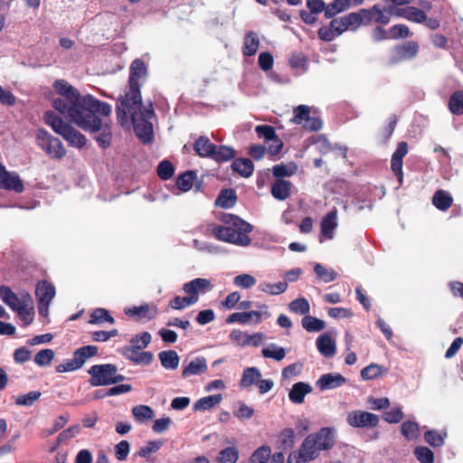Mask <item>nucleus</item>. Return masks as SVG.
<instances>
[{
  "label": "nucleus",
  "instance_id": "nucleus-45",
  "mask_svg": "<svg viewBox=\"0 0 463 463\" xmlns=\"http://www.w3.org/2000/svg\"><path fill=\"white\" fill-rule=\"evenodd\" d=\"M239 458V450L236 447H228L222 449L216 458L217 463H235Z\"/></svg>",
  "mask_w": 463,
  "mask_h": 463
},
{
  "label": "nucleus",
  "instance_id": "nucleus-43",
  "mask_svg": "<svg viewBox=\"0 0 463 463\" xmlns=\"http://www.w3.org/2000/svg\"><path fill=\"white\" fill-rule=\"evenodd\" d=\"M301 324L307 332H320L326 327L325 321L308 315L302 318Z\"/></svg>",
  "mask_w": 463,
  "mask_h": 463
},
{
  "label": "nucleus",
  "instance_id": "nucleus-22",
  "mask_svg": "<svg viewBox=\"0 0 463 463\" xmlns=\"http://www.w3.org/2000/svg\"><path fill=\"white\" fill-rule=\"evenodd\" d=\"M312 392V387L306 383L298 382L293 384L288 393L289 400L296 404L304 402L305 396Z\"/></svg>",
  "mask_w": 463,
  "mask_h": 463
},
{
  "label": "nucleus",
  "instance_id": "nucleus-16",
  "mask_svg": "<svg viewBox=\"0 0 463 463\" xmlns=\"http://www.w3.org/2000/svg\"><path fill=\"white\" fill-rule=\"evenodd\" d=\"M254 322L255 324H259L262 321V315L260 311H250V312H237L231 314L226 318V323L232 324L235 322H239L241 324H249L250 322Z\"/></svg>",
  "mask_w": 463,
  "mask_h": 463
},
{
  "label": "nucleus",
  "instance_id": "nucleus-61",
  "mask_svg": "<svg viewBox=\"0 0 463 463\" xmlns=\"http://www.w3.org/2000/svg\"><path fill=\"white\" fill-rule=\"evenodd\" d=\"M310 114V109L307 105H299L294 109V117L292 122L295 124H301L305 121Z\"/></svg>",
  "mask_w": 463,
  "mask_h": 463
},
{
  "label": "nucleus",
  "instance_id": "nucleus-23",
  "mask_svg": "<svg viewBox=\"0 0 463 463\" xmlns=\"http://www.w3.org/2000/svg\"><path fill=\"white\" fill-rule=\"evenodd\" d=\"M0 298L14 311L24 304V299L21 300L8 286H0Z\"/></svg>",
  "mask_w": 463,
  "mask_h": 463
},
{
  "label": "nucleus",
  "instance_id": "nucleus-32",
  "mask_svg": "<svg viewBox=\"0 0 463 463\" xmlns=\"http://www.w3.org/2000/svg\"><path fill=\"white\" fill-rule=\"evenodd\" d=\"M24 298V304L15 311L18 313L21 319L24 322L25 325H29L33 320L34 309L33 307H28L26 302L32 303V298L28 293L22 295Z\"/></svg>",
  "mask_w": 463,
  "mask_h": 463
},
{
  "label": "nucleus",
  "instance_id": "nucleus-29",
  "mask_svg": "<svg viewBox=\"0 0 463 463\" xmlns=\"http://www.w3.org/2000/svg\"><path fill=\"white\" fill-rule=\"evenodd\" d=\"M232 168L242 177H250L254 170V165L249 158H237L232 164Z\"/></svg>",
  "mask_w": 463,
  "mask_h": 463
},
{
  "label": "nucleus",
  "instance_id": "nucleus-52",
  "mask_svg": "<svg viewBox=\"0 0 463 463\" xmlns=\"http://www.w3.org/2000/svg\"><path fill=\"white\" fill-rule=\"evenodd\" d=\"M413 453L417 460L420 463H434V453L428 447H416Z\"/></svg>",
  "mask_w": 463,
  "mask_h": 463
},
{
  "label": "nucleus",
  "instance_id": "nucleus-6",
  "mask_svg": "<svg viewBox=\"0 0 463 463\" xmlns=\"http://www.w3.org/2000/svg\"><path fill=\"white\" fill-rule=\"evenodd\" d=\"M89 383L91 386H108L125 381L126 377L118 373L117 365L113 364H94L89 370Z\"/></svg>",
  "mask_w": 463,
  "mask_h": 463
},
{
  "label": "nucleus",
  "instance_id": "nucleus-39",
  "mask_svg": "<svg viewBox=\"0 0 463 463\" xmlns=\"http://www.w3.org/2000/svg\"><path fill=\"white\" fill-rule=\"evenodd\" d=\"M385 373H387V368L373 363L361 371V377L364 380H373Z\"/></svg>",
  "mask_w": 463,
  "mask_h": 463
},
{
  "label": "nucleus",
  "instance_id": "nucleus-19",
  "mask_svg": "<svg viewBox=\"0 0 463 463\" xmlns=\"http://www.w3.org/2000/svg\"><path fill=\"white\" fill-rule=\"evenodd\" d=\"M337 210L334 208L332 211L327 213L321 221V233L326 239H332L334 231L337 227Z\"/></svg>",
  "mask_w": 463,
  "mask_h": 463
},
{
  "label": "nucleus",
  "instance_id": "nucleus-44",
  "mask_svg": "<svg viewBox=\"0 0 463 463\" xmlns=\"http://www.w3.org/2000/svg\"><path fill=\"white\" fill-rule=\"evenodd\" d=\"M314 272L317 275V277L325 283L332 282L337 278L336 271H335L332 269H326L320 263L315 264Z\"/></svg>",
  "mask_w": 463,
  "mask_h": 463
},
{
  "label": "nucleus",
  "instance_id": "nucleus-1",
  "mask_svg": "<svg viewBox=\"0 0 463 463\" xmlns=\"http://www.w3.org/2000/svg\"><path fill=\"white\" fill-rule=\"evenodd\" d=\"M146 75V67L140 59L132 61L129 68L128 90L116 104L118 122L121 126L132 122L136 135L144 143L153 138V125L150 119L155 116L153 104H142L140 79Z\"/></svg>",
  "mask_w": 463,
  "mask_h": 463
},
{
  "label": "nucleus",
  "instance_id": "nucleus-35",
  "mask_svg": "<svg viewBox=\"0 0 463 463\" xmlns=\"http://www.w3.org/2000/svg\"><path fill=\"white\" fill-rule=\"evenodd\" d=\"M222 400V394H213L203 397L194 404V411H206L219 404Z\"/></svg>",
  "mask_w": 463,
  "mask_h": 463
},
{
  "label": "nucleus",
  "instance_id": "nucleus-40",
  "mask_svg": "<svg viewBox=\"0 0 463 463\" xmlns=\"http://www.w3.org/2000/svg\"><path fill=\"white\" fill-rule=\"evenodd\" d=\"M298 166L295 163H290L288 165L285 164L275 165L272 167V173L276 179H283L289 177L296 174Z\"/></svg>",
  "mask_w": 463,
  "mask_h": 463
},
{
  "label": "nucleus",
  "instance_id": "nucleus-12",
  "mask_svg": "<svg viewBox=\"0 0 463 463\" xmlns=\"http://www.w3.org/2000/svg\"><path fill=\"white\" fill-rule=\"evenodd\" d=\"M213 288L211 281L207 279L196 278L183 285L184 292L194 299V304L199 300V295L204 294Z\"/></svg>",
  "mask_w": 463,
  "mask_h": 463
},
{
  "label": "nucleus",
  "instance_id": "nucleus-8",
  "mask_svg": "<svg viewBox=\"0 0 463 463\" xmlns=\"http://www.w3.org/2000/svg\"><path fill=\"white\" fill-rule=\"evenodd\" d=\"M36 144L44 153L52 159H61L66 155L62 142L51 135L46 129L39 128L35 135Z\"/></svg>",
  "mask_w": 463,
  "mask_h": 463
},
{
  "label": "nucleus",
  "instance_id": "nucleus-37",
  "mask_svg": "<svg viewBox=\"0 0 463 463\" xmlns=\"http://www.w3.org/2000/svg\"><path fill=\"white\" fill-rule=\"evenodd\" d=\"M221 221L225 224H231L238 228L244 232H250L252 230V226L242 219L239 218L236 215L231 213H225L222 216Z\"/></svg>",
  "mask_w": 463,
  "mask_h": 463
},
{
  "label": "nucleus",
  "instance_id": "nucleus-31",
  "mask_svg": "<svg viewBox=\"0 0 463 463\" xmlns=\"http://www.w3.org/2000/svg\"><path fill=\"white\" fill-rule=\"evenodd\" d=\"M236 156L235 150L227 146H218L213 149L212 159L218 163L227 162L233 159Z\"/></svg>",
  "mask_w": 463,
  "mask_h": 463
},
{
  "label": "nucleus",
  "instance_id": "nucleus-48",
  "mask_svg": "<svg viewBox=\"0 0 463 463\" xmlns=\"http://www.w3.org/2000/svg\"><path fill=\"white\" fill-rule=\"evenodd\" d=\"M288 308L291 312L303 315L305 317L310 311V305L307 298H298L289 303Z\"/></svg>",
  "mask_w": 463,
  "mask_h": 463
},
{
  "label": "nucleus",
  "instance_id": "nucleus-47",
  "mask_svg": "<svg viewBox=\"0 0 463 463\" xmlns=\"http://www.w3.org/2000/svg\"><path fill=\"white\" fill-rule=\"evenodd\" d=\"M42 393L39 391H32L26 394H22L14 397V403L17 406H25L30 407L33 405V403L38 401L41 397Z\"/></svg>",
  "mask_w": 463,
  "mask_h": 463
},
{
  "label": "nucleus",
  "instance_id": "nucleus-27",
  "mask_svg": "<svg viewBox=\"0 0 463 463\" xmlns=\"http://www.w3.org/2000/svg\"><path fill=\"white\" fill-rule=\"evenodd\" d=\"M158 358L166 370H175L179 365L180 358L175 350L162 351L158 354Z\"/></svg>",
  "mask_w": 463,
  "mask_h": 463
},
{
  "label": "nucleus",
  "instance_id": "nucleus-21",
  "mask_svg": "<svg viewBox=\"0 0 463 463\" xmlns=\"http://www.w3.org/2000/svg\"><path fill=\"white\" fill-rule=\"evenodd\" d=\"M261 378V372L259 368L252 366L243 370L240 380L241 389H250Z\"/></svg>",
  "mask_w": 463,
  "mask_h": 463
},
{
  "label": "nucleus",
  "instance_id": "nucleus-49",
  "mask_svg": "<svg viewBox=\"0 0 463 463\" xmlns=\"http://www.w3.org/2000/svg\"><path fill=\"white\" fill-rule=\"evenodd\" d=\"M288 288L287 282H278L271 284L269 282H263L259 285V289L262 292H266L269 295H279L284 293Z\"/></svg>",
  "mask_w": 463,
  "mask_h": 463
},
{
  "label": "nucleus",
  "instance_id": "nucleus-9",
  "mask_svg": "<svg viewBox=\"0 0 463 463\" xmlns=\"http://www.w3.org/2000/svg\"><path fill=\"white\" fill-rule=\"evenodd\" d=\"M419 50L420 46L415 41L397 44L391 50L388 64L394 66L404 61L411 60L418 55Z\"/></svg>",
  "mask_w": 463,
  "mask_h": 463
},
{
  "label": "nucleus",
  "instance_id": "nucleus-56",
  "mask_svg": "<svg viewBox=\"0 0 463 463\" xmlns=\"http://www.w3.org/2000/svg\"><path fill=\"white\" fill-rule=\"evenodd\" d=\"M54 358V352L52 349L39 351L34 356V363L39 366L50 365Z\"/></svg>",
  "mask_w": 463,
  "mask_h": 463
},
{
  "label": "nucleus",
  "instance_id": "nucleus-57",
  "mask_svg": "<svg viewBox=\"0 0 463 463\" xmlns=\"http://www.w3.org/2000/svg\"><path fill=\"white\" fill-rule=\"evenodd\" d=\"M163 444L162 440H149L146 446L139 449L137 454L141 458H148L150 454L158 451Z\"/></svg>",
  "mask_w": 463,
  "mask_h": 463
},
{
  "label": "nucleus",
  "instance_id": "nucleus-13",
  "mask_svg": "<svg viewBox=\"0 0 463 463\" xmlns=\"http://www.w3.org/2000/svg\"><path fill=\"white\" fill-rule=\"evenodd\" d=\"M285 458L282 452H276L271 456L269 446L259 448L250 457V463H284Z\"/></svg>",
  "mask_w": 463,
  "mask_h": 463
},
{
  "label": "nucleus",
  "instance_id": "nucleus-38",
  "mask_svg": "<svg viewBox=\"0 0 463 463\" xmlns=\"http://www.w3.org/2000/svg\"><path fill=\"white\" fill-rule=\"evenodd\" d=\"M448 106L453 115H463V90L453 92L449 97Z\"/></svg>",
  "mask_w": 463,
  "mask_h": 463
},
{
  "label": "nucleus",
  "instance_id": "nucleus-34",
  "mask_svg": "<svg viewBox=\"0 0 463 463\" xmlns=\"http://www.w3.org/2000/svg\"><path fill=\"white\" fill-rule=\"evenodd\" d=\"M104 322L114 324L115 319L105 308L99 307L94 309L90 316L89 323L92 325H100Z\"/></svg>",
  "mask_w": 463,
  "mask_h": 463
},
{
  "label": "nucleus",
  "instance_id": "nucleus-3",
  "mask_svg": "<svg viewBox=\"0 0 463 463\" xmlns=\"http://www.w3.org/2000/svg\"><path fill=\"white\" fill-rule=\"evenodd\" d=\"M111 113V107L109 103L98 100V104L90 108V111L80 115V118L73 121L71 124L77 125L84 131L99 134L95 137L99 146L107 148L112 141L111 128L108 124H103L99 115L108 117Z\"/></svg>",
  "mask_w": 463,
  "mask_h": 463
},
{
  "label": "nucleus",
  "instance_id": "nucleus-59",
  "mask_svg": "<svg viewBox=\"0 0 463 463\" xmlns=\"http://www.w3.org/2000/svg\"><path fill=\"white\" fill-rule=\"evenodd\" d=\"M194 305V299L191 298L176 296L169 301V307L173 309L181 310Z\"/></svg>",
  "mask_w": 463,
  "mask_h": 463
},
{
  "label": "nucleus",
  "instance_id": "nucleus-41",
  "mask_svg": "<svg viewBox=\"0 0 463 463\" xmlns=\"http://www.w3.org/2000/svg\"><path fill=\"white\" fill-rule=\"evenodd\" d=\"M196 178L195 171H186L181 174L176 179V185L179 190L187 192L193 187V183Z\"/></svg>",
  "mask_w": 463,
  "mask_h": 463
},
{
  "label": "nucleus",
  "instance_id": "nucleus-25",
  "mask_svg": "<svg viewBox=\"0 0 463 463\" xmlns=\"http://www.w3.org/2000/svg\"><path fill=\"white\" fill-rule=\"evenodd\" d=\"M214 148H216V145L205 136H200L194 145L195 153L201 157L211 158Z\"/></svg>",
  "mask_w": 463,
  "mask_h": 463
},
{
  "label": "nucleus",
  "instance_id": "nucleus-50",
  "mask_svg": "<svg viewBox=\"0 0 463 463\" xmlns=\"http://www.w3.org/2000/svg\"><path fill=\"white\" fill-rule=\"evenodd\" d=\"M295 437L296 435L293 429H284L279 436V447L283 449H291L295 444Z\"/></svg>",
  "mask_w": 463,
  "mask_h": 463
},
{
  "label": "nucleus",
  "instance_id": "nucleus-51",
  "mask_svg": "<svg viewBox=\"0 0 463 463\" xmlns=\"http://www.w3.org/2000/svg\"><path fill=\"white\" fill-rule=\"evenodd\" d=\"M411 34L410 28L403 24H394L389 28V39H405Z\"/></svg>",
  "mask_w": 463,
  "mask_h": 463
},
{
  "label": "nucleus",
  "instance_id": "nucleus-17",
  "mask_svg": "<svg viewBox=\"0 0 463 463\" xmlns=\"http://www.w3.org/2000/svg\"><path fill=\"white\" fill-rule=\"evenodd\" d=\"M292 184L284 179H276L270 187L272 196L279 201H284L290 196Z\"/></svg>",
  "mask_w": 463,
  "mask_h": 463
},
{
  "label": "nucleus",
  "instance_id": "nucleus-62",
  "mask_svg": "<svg viewBox=\"0 0 463 463\" xmlns=\"http://www.w3.org/2000/svg\"><path fill=\"white\" fill-rule=\"evenodd\" d=\"M403 159L392 156L391 169L394 175L397 177L399 185L402 184L403 172H402Z\"/></svg>",
  "mask_w": 463,
  "mask_h": 463
},
{
  "label": "nucleus",
  "instance_id": "nucleus-11",
  "mask_svg": "<svg viewBox=\"0 0 463 463\" xmlns=\"http://www.w3.org/2000/svg\"><path fill=\"white\" fill-rule=\"evenodd\" d=\"M0 186L7 191H14L17 194L24 192V183L20 176L14 172H9L0 163Z\"/></svg>",
  "mask_w": 463,
  "mask_h": 463
},
{
  "label": "nucleus",
  "instance_id": "nucleus-18",
  "mask_svg": "<svg viewBox=\"0 0 463 463\" xmlns=\"http://www.w3.org/2000/svg\"><path fill=\"white\" fill-rule=\"evenodd\" d=\"M55 296L54 286L47 280H39L36 284L35 297L37 301L52 302Z\"/></svg>",
  "mask_w": 463,
  "mask_h": 463
},
{
  "label": "nucleus",
  "instance_id": "nucleus-14",
  "mask_svg": "<svg viewBox=\"0 0 463 463\" xmlns=\"http://www.w3.org/2000/svg\"><path fill=\"white\" fill-rule=\"evenodd\" d=\"M346 379L340 373H325L322 374L316 382L317 387L320 391L332 390L343 386Z\"/></svg>",
  "mask_w": 463,
  "mask_h": 463
},
{
  "label": "nucleus",
  "instance_id": "nucleus-54",
  "mask_svg": "<svg viewBox=\"0 0 463 463\" xmlns=\"http://www.w3.org/2000/svg\"><path fill=\"white\" fill-rule=\"evenodd\" d=\"M255 132L259 138H263L267 142H269L278 137L274 127L270 125H258L255 128Z\"/></svg>",
  "mask_w": 463,
  "mask_h": 463
},
{
  "label": "nucleus",
  "instance_id": "nucleus-30",
  "mask_svg": "<svg viewBox=\"0 0 463 463\" xmlns=\"http://www.w3.org/2000/svg\"><path fill=\"white\" fill-rule=\"evenodd\" d=\"M237 202V195L233 189H223L219 194L215 204L224 208L229 209L235 205Z\"/></svg>",
  "mask_w": 463,
  "mask_h": 463
},
{
  "label": "nucleus",
  "instance_id": "nucleus-15",
  "mask_svg": "<svg viewBox=\"0 0 463 463\" xmlns=\"http://www.w3.org/2000/svg\"><path fill=\"white\" fill-rule=\"evenodd\" d=\"M125 314L130 317H138V318H145L146 320L154 319L157 314L158 309L156 306L151 307L148 304H144L139 307L134 306L125 309Z\"/></svg>",
  "mask_w": 463,
  "mask_h": 463
},
{
  "label": "nucleus",
  "instance_id": "nucleus-60",
  "mask_svg": "<svg viewBox=\"0 0 463 463\" xmlns=\"http://www.w3.org/2000/svg\"><path fill=\"white\" fill-rule=\"evenodd\" d=\"M233 283L241 288H250L256 284V279L250 274H241L234 278Z\"/></svg>",
  "mask_w": 463,
  "mask_h": 463
},
{
  "label": "nucleus",
  "instance_id": "nucleus-33",
  "mask_svg": "<svg viewBox=\"0 0 463 463\" xmlns=\"http://www.w3.org/2000/svg\"><path fill=\"white\" fill-rule=\"evenodd\" d=\"M260 45V40L258 38V35L254 32H249L245 38H244V43L242 46V53L245 56H253Z\"/></svg>",
  "mask_w": 463,
  "mask_h": 463
},
{
  "label": "nucleus",
  "instance_id": "nucleus-4",
  "mask_svg": "<svg viewBox=\"0 0 463 463\" xmlns=\"http://www.w3.org/2000/svg\"><path fill=\"white\" fill-rule=\"evenodd\" d=\"M335 433L332 428H322L307 435L300 445L307 459H316L320 451L329 450L335 446Z\"/></svg>",
  "mask_w": 463,
  "mask_h": 463
},
{
  "label": "nucleus",
  "instance_id": "nucleus-5",
  "mask_svg": "<svg viewBox=\"0 0 463 463\" xmlns=\"http://www.w3.org/2000/svg\"><path fill=\"white\" fill-rule=\"evenodd\" d=\"M43 118L45 123L51 126L55 133L61 135L70 146L81 148L86 145V137L71 127L69 121L65 123L62 118L58 116L55 112L51 110L46 111L43 115Z\"/></svg>",
  "mask_w": 463,
  "mask_h": 463
},
{
  "label": "nucleus",
  "instance_id": "nucleus-26",
  "mask_svg": "<svg viewBox=\"0 0 463 463\" xmlns=\"http://www.w3.org/2000/svg\"><path fill=\"white\" fill-rule=\"evenodd\" d=\"M99 348L96 345H85L80 348H78L73 353V360L75 364H77V366L80 368L82 367V365L85 364V362L93 356H96L98 354Z\"/></svg>",
  "mask_w": 463,
  "mask_h": 463
},
{
  "label": "nucleus",
  "instance_id": "nucleus-10",
  "mask_svg": "<svg viewBox=\"0 0 463 463\" xmlns=\"http://www.w3.org/2000/svg\"><path fill=\"white\" fill-rule=\"evenodd\" d=\"M346 422L353 428H374L379 424V417L366 411L355 410L347 413Z\"/></svg>",
  "mask_w": 463,
  "mask_h": 463
},
{
  "label": "nucleus",
  "instance_id": "nucleus-63",
  "mask_svg": "<svg viewBox=\"0 0 463 463\" xmlns=\"http://www.w3.org/2000/svg\"><path fill=\"white\" fill-rule=\"evenodd\" d=\"M130 444L128 440H121L115 446V456L119 461H125L129 454Z\"/></svg>",
  "mask_w": 463,
  "mask_h": 463
},
{
  "label": "nucleus",
  "instance_id": "nucleus-58",
  "mask_svg": "<svg viewBox=\"0 0 463 463\" xmlns=\"http://www.w3.org/2000/svg\"><path fill=\"white\" fill-rule=\"evenodd\" d=\"M151 342V335L148 332H143L136 335L130 340V345L136 349H145Z\"/></svg>",
  "mask_w": 463,
  "mask_h": 463
},
{
  "label": "nucleus",
  "instance_id": "nucleus-53",
  "mask_svg": "<svg viewBox=\"0 0 463 463\" xmlns=\"http://www.w3.org/2000/svg\"><path fill=\"white\" fill-rule=\"evenodd\" d=\"M132 414L137 421H144L154 417V411L147 405H137L132 408Z\"/></svg>",
  "mask_w": 463,
  "mask_h": 463
},
{
  "label": "nucleus",
  "instance_id": "nucleus-46",
  "mask_svg": "<svg viewBox=\"0 0 463 463\" xmlns=\"http://www.w3.org/2000/svg\"><path fill=\"white\" fill-rule=\"evenodd\" d=\"M447 433L443 434L438 430H427L424 433V439L427 443H429L431 447L438 448L444 445L445 438Z\"/></svg>",
  "mask_w": 463,
  "mask_h": 463
},
{
  "label": "nucleus",
  "instance_id": "nucleus-7",
  "mask_svg": "<svg viewBox=\"0 0 463 463\" xmlns=\"http://www.w3.org/2000/svg\"><path fill=\"white\" fill-rule=\"evenodd\" d=\"M206 232L213 235L215 239L221 241L240 245L248 246L251 240L244 232L234 226H223L215 223L207 225Z\"/></svg>",
  "mask_w": 463,
  "mask_h": 463
},
{
  "label": "nucleus",
  "instance_id": "nucleus-20",
  "mask_svg": "<svg viewBox=\"0 0 463 463\" xmlns=\"http://www.w3.org/2000/svg\"><path fill=\"white\" fill-rule=\"evenodd\" d=\"M317 347L319 353L325 357H332L335 354V343L332 337L325 333L319 335L316 341Z\"/></svg>",
  "mask_w": 463,
  "mask_h": 463
},
{
  "label": "nucleus",
  "instance_id": "nucleus-36",
  "mask_svg": "<svg viewBox=\"0 0 463 463\" xmlns=\"http://www.w3.org/2000/svg\"><path fill=\"white\" fill-rule=\"evenodd\" d=\"M373 22L378 24L386 25L391 21L392 9L386 10L382 5L376 4L372 6Z\"/></svg>",
  "mask_w": 463,
  "mask_h": 463
},
{
  "label": "nucleus",
  "instance_id": "nucleus-28",
  "mask_svg": "<svg viewBox=\"0 0 463 463\" xmlns=\"http://www.w3.org/2000/svg\"><path fill=\"white\" fill-rule=\"evenodd\" d=\"M432 203L437 209L444 212L452 206L453 198L449 192L438 190L432 197Z\"/></svg>",
  "mask_w": 463,
  "mask_h": 463
},
{
  "label": "nucleus",
  "instance_id": "nucleus-2",
  "mask_svg": "<svg viewBox=\"0 0 463 463\" xmlns=\"http://www.w3.org/2000/svg\"><path fill=\"white\" fill-rule=\"evenodd\" d=\"M53 87L59 97L52 99V107L71 124L98 104L91 95L81 96L79 90L64 80H57Z\"/></svg>",
  "mask_w": 463,
  "mask_h": 463
},
{
  "label": "nucleus",
  "instance_id": "nucleus-55",
  "mask_svg": "<svg viewBox=\"0 0 463 463\" xmlns=\"http://www.w3.org/2000/svg\"><path fill=\"white\" fill-rule=\"evenodd\" d=\"M157 175L162 180H169L175 173V167L173 164L168 160H163L157 166Z\"/></svg>",
  "mask_w": 463,
  "mask_h": 463
},
{
  "label": "nucleus",
  "instance_id": "nucleus-64",
  "mask_svg": "<svg viewBox=\"0 0 463 463\" xmlns=\"http://www.w3.org/2000/svg\"><path fill=\"white\" fill-rule=\"evenodd\" d=\"M383 419L388 423H398L403 419V412L400 408H392L383 413Z\"/></svg>",
  "mask_w": 463,
  "mask_h": 463
},
{
  "label": "nucleus",
  "instance_id": "nucleus-42",
  "mask_svg": "<svg viewBox=\"0 0 463 463\" xmlns=\"http://www.w3.org/2000/svg\"><path fill=\"white\" fill-rule=\"evenodd\" d=\"M401 432L408 440L416 439L420 436V427L415 421L406 420L401 425Z\"/></svg>",
  "mask_w": 463,
  "mask_h": 463
},
{
  "label": "nucleus",
  "instance_id": "nucleus-24",
  "mask_svg": "<svg viewBox=\"0 0 463 463\" xmlns=\"http://www.w3.org/2000/svg\"><path fill=\"white\" fill-rule=\"evenodd\" d=\"M207 371V364L204 357H196L191 361L182 371V376L187 378L192 375L201 374Z\"/></svg>",
  "mask_w": 463,
  "mask_h": 463
}]
</instances>
